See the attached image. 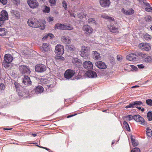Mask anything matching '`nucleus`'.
<instances>
[{
  "label": "nucleus",
  "instance_id": "79ce46f5",
  "mask_svg": "<svg viewBox=\"0 0 152 152\" xmlns=\"http://www.w3.org/2000/svg\"><path fill=\"white\" fill-rule=\"evenodd\" d=\"M152 60V58L150 56H148L145 58V61L146 62H149Z\"/></svg>",
  "mask_w": 152,
  "mask_h": 152
},
{
  "label": "nucleus",
  "instance_id": "a18cd8bd",
  "mask_svg": "<svg viewBox=\"0 0 152 152\" xmlns=\"http://www.w3.org/2000/svg\"><path fill=\"white\" fill-rule=\"evenodd\" d=\"M144 37L145 39L147 40L148 41L150 40L151 39V36L148 34H146L144 35Z\"/></svg>",
  "mask_w": 152,
  "mask_h": 152
},
{
  "label": "nucleus",
  "instance_id": "2eb2a0df",
  "mask_svg": "<svg viewBox=\"0 0 152 152\" xmlns=\"http://www.w3.org/2000/svg\"><path fill=\"white\" fill-rule=\"evenodd\" d=\"M44 23H45V21H43V23H41L39 21L35 19L34 22L33 23V24L34 25H37V26L35 28L40 27H41L40 29L43 30L45 28V26Z\"/></svg>",
  "mask_w": 152,
  "mask_h": 152
},
{
  "label": "nucleus",
  "instance_id": "b1692460",
  "mask_svg": "<svg viewBox=\"0 0 152 152\" xmlns=\"http://www.w3.org/2000/svg\"><path fill=\"white\" fill-rule=\"evenodd\" d=\"M41 49L43 52H48L50 49V45L48 44L44 43L40 47Z\"/></svg>",
  "mask_w": 152,
  "mask_h": 152
},
{
  "label": "nucleus",
  "instance_id": "0eeeda50",
  "mask_svg": "<svg viewBox=\"0 0 152 152\" xmlns=\"http://www.w3.org/2000/svg\"><path fill=\"white\" fill-rule=\"evenodd\" d=\"M55 53L57 55H62L64 52V49L63 45H58L55 48Z\"/></svg>",
  "mask_w": 152,
  "mask_h": 152
},
{
  "label": "nucleus",
  "instance_id": "4c0bfd02",
  "mask_svg": "<svg viewBox=\"0 0 152 152\" xmlns=\"http://www.w3.org/2000/svg\"><path fill=\"white\" fill-rule=\"evenodd\" d=\"M11 1L12 3L14 5L18 6L20 4V0H11Z\"/></svg>",
  "mask_w": 152,
  "mask_h": 152
},
{
  "label": "nucleus",
  "instance_id": "09e8293b",
  "mask_svg": "<svg viewBox=\"0 0 152 152\" xmlns=\"http://www.w3.org/2000/svg\"><path fill=\"white\" fill-rule=\"evenodd\" d=\"M49 2L51 4V6H54L56 4V0H50Z\"/></svg>",
  "mask_w": 152,
  "mask_h": 152
},
{
  "label": "nucleus",
  "instance_id": "680f3d73",
  "mask_svg": "<svg viewBox=\"0 0 152 152\" xmlns=\"http://www.w3.org/2000/svg\"><path fill=\"white\" fill-rule=\"evenodd\" d=\"M81 73H79L78 74V76L77 77H76V79H80L81 78Z\"/></svg>",
  "mask_w": 152,
  "mask_h": 152
},
{
  "label": "nucleus",
  "instance_id": "37998d69",
  "mask_svg": "<svg viewBox=\"0 0 152 152\" xmlns=\"http://www.w3.org/2000/svg\"><path fill=\"white\" fill-rule=\"evenodd\" d=\"M140 150L139 148L135 147L132 149L131 152H140Z\"/></svg>",
  "mask_w": 152,
  "mask_h": 152
},
{
  "label": "nucleus",
  "instance_id": "6e6d98bb",
  "mask_svg": "<svg viewBox=\"0 0 152 152\" xmlns=\"http://www.w3.org/2000/svg\"><path fill=\"white\" fill-rule=\"evenodd\" d=\"M127 117L129 118V121H130L132 120L133 119H134V116H132V115H129L127 116Z\"/></svg>",
  "mask_w": 152,
  "mask_h": 152
},
{
  "label": "nucleus",
  "instance_id": "603ef678",
  "mask_svg": "<svg viewBox=\"0 0 152 152\" xmlns=\"http://www.w3.org/2000/svg\"><path fill=\"white\" fill-rule=\"evenodd\" d=\"M4 85L3 83H1L0 84V90H4Z\"/></svg>",
  "mask_w": 152,
  "mask_h": 152
},
{
  "label": "nucleus",
  "instance_id": "a211bd4d",
  "mask_svg": "<svg viewBox=\"0 0 152 152\" xmlns=\"http://www.w3.org/2000/svg\"><path fill=\"white\" fill-rule=\"evenodd\" d=\"M23 83L25 85L28 86L31 84V81L30 78L27 76H24L22 77Z\"/></svg>",
  "mask_w": 152,
  "mask_h": 152
},
{
  "label": "nucleus",
  "instance_id": "69168bd1",
  "mask_svg": "<svg viewBox=\"0 0 152 152\" xmlns=\"http://www.w3.org/2000/svg\"><path fill=\"white\" fill-rule=\"evenodd\" d=\"M144 4L146 6L148 7H151L150 5V4L148 3H145V2H143Z\"/></svg>",
  "mask_w": 152,
  "mask_h": 152
},
{
  "label": "nucleus",
  "instance_id": "49530a36",
  "mask_svg": "<svg viewBox=\"0 0 152 152\" xmlns=\"http://www.w3.org/2000/svg\"><path fill=\"white\" fill-rule=\"evenodd\" d=\"M50 9L49 7L45 6L43 11L45 12L48 13L50 12Z\"/></svg>",
  "mask_w": 152,
  "mask_h": 152
},
{
  "label": "nucleus",
  "instance_id": "7c9ffc66",
  "mask_svg": "<svg viewBox=\"0 0 152 152\" xmlns=\"http://www.w3.org/2000/svg\"><path fill=\"white\" fill-rule=\"evenodd\" d=\"M102 18L105 19H108L110 22H113L114 23L115 22L114 20V19L113 18L108 16L107 15L105 14H103L101 15Z\"/></svg>",
  "mask_w": 152,
  "mask_h": 152
},
{
  "label": "nucleus",
  "instance_id": "39448f33",
  "mask_svg": "<svg viewBox=\"0 0 152 152\" xmlns=\"http://www.w3.org/2000/svg\"><path fill=\"white\" fill-rule=\"evenodd\" d=\"M138 47L139 48L143 51H148L151 49V45L147 43H141L139 44Z\"/></svg>",
  "mask_w": 152,
  "mask_h": 152
},
{
  "label": "nucleus",
  "instance_id": "dca6fc26",
  "mask_svg": "<svg viewBox=\"0 0 152 152\" xmlns=\"http://www.w3.org/2000/svg\"><path fill=\"white\" fill-rule=\"evenodd\" d=\"M84 67L87 69H93V65L91 62L89 61H86L83 64Z\"/></svg>",
  "mask_w": 152,
  "mask_h": 152
},
{
  "label": "nucleus",
  "instance_id": "bb28decb",
  "mask_svg": "<svg viewBox=\"0 0 152 152\" xmlns=\"http://www.w3.org/2000/svg\"><path fill=\"white\" fill-rule=\"evenodd\" d=\"M35 20V19L34 18L29 19L28 21V25L30 27L33 28L36 27L37 26V25H34L33 24V23L34 22Z\"/></svg>",
  "mask_w": 152,
  "mask_h": 152
},
{
  "label": "nucleus",
  "instance_id": "72a5a7b5",
  "mask_svg": "<svg viewBox=\"0 0 152 152\" xmlns=\"http://www.w3.org/2000/svg\"><path fill=\"white\" fill-rule=\"evenodd\" d=\"M123 125L124 127L129 132L130 131V129L129 127V126L126 121H124Z\"/></svg>",
  "mask_w": 152,
  "mask_h": 152
},
{
  "label": "nucleus",
  "instance_id": "0e129e2a",
  "mask_svg": "<svg viewBox=\"0 0 152 152\" xmlns=\"http://www.w3.org/2000/svg\"><path fill=\"white\" fill-rule=\"evenodd\" d=\"M53 20V17H49L48 18V21L49 22H51Z\"/></svg>",
  "mask_w": 152,
  "mask_h": 152
},
{
  "label": "nucleus",
  "instance_id": "f257e3e1",
  "mask_svg": "<svg viewBox=\"0 0 152 152\" xmlns=\"http://www.w3.org/2000/svg\"><path fill=\"white\" fill-rule=\"evenodd\" d=\"M89 48L88 47L82 46L80 52V54L81 56L86 59L88 58L89 55Z\"/></svg>",
  "mask_w": 152,
  "mask_h": 152
},
{
  "label": "nucleus",
  "instance_id": "8fccbe9b",
  "mask_svg": "<svg viewBox=\"0 0 152 152\" xmlns=\"http://www.w3.org/2000/svg\"><path fill=\"white\" fill-rule=\"evenodd\" d=\"M63 7H64L65 10L67 9V4L65 1H63L62 3Z\"/></svg>",
  "mask_w": 152,
  "mask_h": 152
},
{
  "label": "nucleus",
  "instance_id": "aec40b11",
  "mask_svg": "<svg viewBox=\"0 0 152 152\" xmlns=\"http://www.w3.org/2000/svg\"><path fill=\"white\" fill-rule=\"evenodd\" d=\"M83 29L86 33L91 34L92 32L93 31L92 28L88 25H84Z\"/></svg>",
  "mask_w": 152,
  "mask_h": 152
},
{
  "label": "nucleus",
  "instance_id": "20e7f679",
  "mask_svg": "<svg viewBox=\"0 0 152 152\" xmlns=\"http://www.w3.org/2000/svg\"><path fill=\"white\" fill-rule=\"evenodd\" d=\"M16 91L18 92V95L20 98H21L23 97H27V96L28 95V93L26 90H23V91H19V88L18 84L16 83H15Z\"/></svg>",
  "mask_w": 152,
  "mask_h": 152
},
{
  "label": "nucleus",
  "instance_id": "9b49d317",
  "mask_svg": "<svg viewBox=\"0 0 152 152\" xmlns=\"http://www.w3.org/2000/svg\"><path fill=\"white\" fill-rule=\"evenodd\" d=\"M134 119L137 122H140L141 124L144 125L145 124L144 119L139 115H134Z\"/></svg>",
  "mask_w": 152,
  "mask_h": 152
},
{
  "label": "nucleus",
  "instance_id": "f8f14e48",
  "mask_svg": "<svg viewBox=\"0 0 152 152\" xmlns=\"http://www.w3.org/2000/svg\"><path fill=\"white\" fill-rule=\"evenodd\" d=\"M27 2L29 7L32 8H35L38 7L39 4L36 0H27Z\"/></svg>",
  "mask_w": 152,
  "mask_h": 152
},
{
  "label": "nucleus",
  "instance_id": "4be33fe9",
  "mask_svg": "<svg viewBox=\"0 0 152 152\" xmlns=\"http://www.w3.org/2000/svg\"><path fill=\"white\" fill-rule=\"evenodd\" d=\"M95 64L98 68L100 69H104L107 67L106 64L104 62L101 61H98Z\"/></svg>",
  "mask_w": 152,
  "mask_h": 152
},
{
  "label": "nucleus",
  "instance_id": "c85d7f7f",
  "mask_svg": "<svg viewBox=\"0 0 152 152\" xmlns=\"http://www.w3.org/2000/svg\"><path fill=\"white\" fill-rule=\"evenodd\" d=\"M34 91L36 94L41 93L43 91V88L42 86H39L35 88Z\"/></svg>",
  "mask_w": 152,
  "mask_h": 152
},
{
  "label": "nucleus",
  "instance_id": "bf43d9fd",
  "mask_svg": "<svg viewBox=\"0 0 152 152\" xmlns=\"http://www.w3.org/2000/svg\"><path fill=\"white\" fill-rule=\"evenodd\" d=\"M134 137L132 135L131 136V139L132 143L135 142V140L134 138Z\"/></svg>",
  "mask_w": 152,
  "mask_h": 152
},
{
  "label": "nucleus",
  "instance_id": "a878e982",
  "mask_svg": "<svg viewBox=\"0 0 152 152\" xmlns=\"http://www.w3.org/2000/svg\"><path fill=\"white\" fill-rule=\"evenodd\" d=\"M66 49L68 52L71 53L73 52L75 50L76 48L74 45H67L66 47Z\"/></svg>",
  "mask_w": 152,
  "mask_h": 152
},
{
  "label": "nucleus",
  "instance_id": "3c124183",
  "mask_svg": "<svg viewBox=\"0 0 152 152\" xmlns=\"http://www.w3.org/2000/svg\"><path fill=\"white\" fill-rule=\"evenodd\" d=\"M145 10L146 11L152 12V7H146L145 8Z\"/></svg>",
  "mask_w": 152,
  "mask_h": 152
},
{
  "label": "nucleus",
  "instance_id": "423d86ee",
  "mask_svg": "<svg viewBox=\"0 0 152 152\" xmlns=\"http://www.w3.org/2000/svg\"><path fill=\"white\" fill-rule=\"evenodd\" d=\"M19 68L20 72L23 74L28 75L31 72L30 69L26 65H23L20 66Z\"/></svg>",
  "mask_w": 152,
  "mask_h": 152
},
{
  "label": "nucleus",
  "instance_id": "338daca9",
  "mask_svg": "<svg viewBox=\"0 0 152 152\" xmlns=\"http://www.w3.org/2000/svg\"><path fill=\"white\" fill-rule=\"evenodd\" d=\"M14 13L15 15L16 16H18L19 14V13L17 11H15L14 12Z\"/></svg>",
  "mask_w": 152,
  "mask_h": 152
},
{
  "label": "nucleus",
  "instance_id": "4d7b16f0",
  "mask_svg": "<svg viewBox=\"0 0 152 152\" xmlns=\"http://www.w3.org/2000/svg\"><path fill=\"white\" fill-rule=\"evenodd\" d=\"M82 14H83L82 12L80 13H77L78 16L80 18H81L84 17L82 15Z\"/></svg>",
  "mask_w": 152,
  "mask_h": 152
},
{
  "label": "nucleus",
  "instance_id": "f704fd0d",
  "mask_svg": "<svg viewBox=\"0 0 152 152\" xmlns=\"http://www.w3.org/2000/svg\"><path fill=\"white\" fill-rule=\"evenodd\" d=\"M88 22L90 24H93L94 25H96V21L95 19L93 18H90L88 20Z\"/></svg>",
  "mask_w": 152,
  "mask_h": 152
},
{
  "label": "nucleus",
  "instance_id": "f3484780",
  "mask_svg": "<svg viewBox=\"0 0 152 152\" xmlns=\"http://www.w3.org/2000/svg\"><path fill=\"white\" fill-rule=\"evenodd\" d=\"M99 2L100 5L103 7H108L110 4L109 0H100Z\"/></svg>",
  "mask_w": 152,
  "mask_h": 152
},
{
  "label": "nucleus",
  "instance_id": "c9c22d12",
  "mask_svg": "<svg viewBox=\"0 0 152 152\" xmlns=\"http://www.w3.org/2000/svg\"><path fill=\"white\" fill-rule=\"evenodd\" d=\"M146 131L147 135L148 137H151L152 135V132L151 129L149 128H147Z\"/></svg>",
  "mask_w": 152,
  "mask_h": 152
},
{
  "label": "nucleus",
  "instance_id": "393cba45",
  "mask_svg": "<svg viewBox=\"0 0 152 152\" xmlns=\"http://www.w3.org/2000/svg\"><path fill=\"white\" fill-rule=\"evenodd\" d=\"M61 41L66 44H69L71 42V39L67 36H64L61 39Z\"/></svg>",
  "mask_w": 152,
  "mask_h": 152
},
{
  "label": "nucleus",
  "instance_id": "5701e85b",
  "mask_svg": "<svg viewBox=\"0 0 152 152\" xmlns=\"http://www.w3.org/2000/svg\"><path fill=\"white\" fill-rule=\"evenodd\" d=\"M86 74L90 78H96L97 77L96 72L93 71H88L86 72Z\"/></svg>",
  "mask_w": 152,
  "mask_h": 152
},
{
  "label": "nucleus",
  "instance_id": "7ed1b4c3",
  "mask_svg": "<svg viewBox=\"0 0 152 152\" xmlns=\"http://www.w3.org/2000/svg\"><path fill=\"white\" fill-rule=\"evenodd\" d=\"M55 29L70 30H72L73 29V27L72 26L65 25L63 24L57 23L55 25Z\"/></svg>",
  "mask_w": 152,
  "mask_h": 152
},
{
  "label": "nucleus",
  "instance_id": "5fc2aeb1",
  "mask_svg": "<svg viewBox=\"0 0 152 152\" xmlns=\"http://www.w3.org/2000/svg\"><path fill=\"white\" fill-rule=\"evenodd\" d=\"M0 1L4 5L6 4L7 3V0H0Z\"/></svg>",
  "mask_w": 152,
  "mask_h": 152
},
{
  "label": "nucleus",
  "instance_id": "864d4df0",
  "mask_svg": "<svg viewBox=\"0 0 152 152\" xmlns=\"http://www.w3.org/2000/svg\"><path fill=\"white\" fill-rule=\"evenodd\" d=\"M129 66H130V67L134 70L136 71L137 69H138L134 65H130Z\"/></svg>",
  "mask_w": 152,
  "mask_h": 152
},
{
  "label": "nucleus",
  "instance_id": "cd10ccee",
  "mask_svg": "<svg viewBox=\"0 0 152 152\" xmlns=\"http://www.w3.org/2000/svg\"><path fill=\"white\" fill-rule=\"evenodd\" d=\"M72 63L75 65L78 64L80 65L82 64V62L81 60L77 58H73Z\"/></svg>",
  "mask_w": 152,
  "mask_h": 152
},
{
  "label": "nucleus",
  "instance_id": "13d9d810",
  "mask_svg": "<svg viewBox=\"0 0 152 152\" xmlns=\"http://www.w3.org/2000/svg\"><path fill=\"white\" fill-rule=\"evenodd\" d=\"M122 59L121 56L118 55L117 56V59L118 61H121Z\"/></svg>",
  "mask_w": 152,
  "mask_h": 152
},
{
  "label": "nucleus",
  "instance_id": "e433bc0d",
  "mask_svg": "<svg viewBox=\"0 0 152 152\" xmlns=\"http://www.w3.org/2000/svg\"><path fill=\"white\" fill-rule=\"evenodd\" d=\"M147 116L149 121L152 120V112L149 111L147 113Z\"/></svg>",
  "mask_w": 152,
  "mask_h": 152
},
{
  "label": "nucleus",
  "instance_id": "9d476101",
  "mask_svg": "<svg viewBox=\"0 0 152 152\" xmlns=\"http://www.w3.org/2000/svg\"><path fill=\"white\" fill-rule=\"evenodd\" d=\"M75 70L69 69L67 70L65 72L64 76L65 78L70 79L75 74Z\"/></svg>",
  "mask_w": 152,
  "mask_h": 152
},
{
  "label": "nucleus",
  "instance_id": "774afa93",
  "mask_svg": "<svg viewBox=\"0 0 152 152\" xmlns=\"http://www.w3.org/2000/svg\"><path fill=\"white\" fill-rule=\"evenodd\" d=\"M48 36H49L51 38H52L53 36V35L52 34H48Z\"/></svg>",
  "mask_w": 152,
  "mask_h": 152
},
{
  "label": "nucleus",
  "instance_id": "a19ab883",
  "mask_svg": "<svg viewBox=\"0 0 152 152\" xmlns=\"http://www.w3.org/2000/svg\"><path fill=\"white\" fill-rule=\"evenodd\" d=\"M145 19L146 21L148 22L151 21L152 20L151 18L150 15H147L145 17Z\"/></svg>",
  "mask_w": 152,
  "mask_h": 152
},
{
  "label": "nucleus",
  "instance_id": "ea45409f",
  "mask_svg": "<svg viewBox=\"0 0 152 152\" xmlns=\"http://www.w3.org/2000/svg\"><path fill=\"white\" fill-rule=\"evenodd\" d=\"M50 83H52L48 85V86L49 88H53L55 86L56 82L55 81L53 82L51 80V81L50 82Z\"/></svg>",
  "mask_w": 152,
  "mask_h": 152
},
{
  "label": "nucleus",
  "instance_id": "ddd939ff",
  "mask_svg": "<svg viewBox=\"0 0 152 152\" xmlns=\"http://www.w3.org/2000/svg\"><path fill=\"white\" fill-rule=\"evenodd\" d=\"M110 25H107V27L109 28L110 31L113 33H118L119 32V29L118 27H116L113 25V23H115L113 22H112Z\"/></svg>",
  "mask_w": 152,
  "mask_h": 152
},
{
  "label": "nucleus",
  "instance_id": "4468645a",
  "mask_svg": "<svg viewBox=\"0 0 152 152\" xmlns=\"http://www.w3.org/2000/svg\"><path fill=\"white\" fill-rule=\"evenodd\" d=\"M126 59L131 61H136L138 60V58L136 56L135 52L128 55L126 56Z\"/></svg>",
  "mask_w": 152,
  "mask_h": 152
},
{
  "label": "nucleus",
  "instance_id": "473e14b6",
  "mask_svg": "<svg viewBox=\"0 0 152 152\" xmlns=\"http://www.w3.org/2000/svg\"><path fill=\"white\" fill-rule=\"evenodd\" d=\"M6 32L4 28H0V36H4L6 35Z\"/></svg>",
  "mask_w": 152,
  "mask_h": 152
},
{
  "label": "nucleus",
  "instance_id": "58836bf2",
  "mask_svg": "<svg viewBox=\"0 0 152 152\" xmlns=\"http://www.w3.org/2000/svg\"><path fill=\"white\" fill-rule=\"evenodd\" d=\"M147 104L150 106H152V100L151 99H147L146 101Z\"/></svg>",
  "mask_w": 152,
  "mask_h": 152
},
{
  "label": "nucleus",
  "instance_id": "6e6552de",
  "mask_svg": "<svg viewBox=\"0 0 152 152\" xmlns=\"http://www.w3.org/2000/svg\"><path fill=\"white\" fill-rule=\"evenodd\" d=\"M46 67L45 65L39 64L36 65L35 67V70L38 72H42L45 71Z\"/></svg>",
  "mask_w": 152,
  "mask_h": 152
},
{
  "label": "nucleus",
  "instance_id": "c03bdc74",
  "mask_svg": "<svg viewBox=\"0 0 152 152\" xmlns=\"http://www.w3.org/2000/svg\"><path fill=\"white\" fill-rule=\"evenodd\" d=\"M55 58L57 60L59 61H63L64 59V57L60 56H56V57Z\"/></svg>",
  "mask_w": 152,
  "mask_h": 152
},
{
  "label": "nucleus",
  "instance_id": "412c9836",
  "mask_svg": "<svg viewBox=\"0 0 152 152\" xmlns=\"http://www.w3.org/2000/svg\"><path fill=\"white\" fill-rule=\"evenodd\" d=\"M4 60L3 61H5L8 63L12 62L13 60V58L11 55L10 54H6L4 57Z\"/></svg>",
  "mask_w": 152,
  "mask_h": 152
},
{
  "label": "nucleus",
  "instance_id": "c756f323",
  "mask_svg": "<svg viewBox=\"0 0 152 152\" xmlns=\"http://www.w3.org/2000/svg\"><path fill=\"white\" fill-rule=\"evenodd\" d=\"M93 58L94 59H98L100 57V54L96 51H93L92 52Z\"/></svg>",
  "mask_w": 152,
  "mask_h": 152
},
{
  "label": "nucleus",
  "instance_id": "de8ad7c7",
  "mask_svg": "<svg viewBox=\"0 0 152 152\" xmlns=\"http://www.w3.org/2000/svg\"><path fill=\"white\" fill-rule=\"evenodd\" d=\"M5 61H3L2 63V64L4 65V66L6 68H8L9 66V65Z\"/></svg>",
  "mask_w": 152,
  "mask_h": 152
},
{
  "label": "nucleus",
  "instance_id": "2f4dec72",
  "mask_svg": "<svg viewBox=\"0 0 152 152\" xmlns=\"http://www.w3.org/2000/svg\"><path fill=\"white\" fill-rule=\"evenodd\" d=\"M136 56L139 58H143L146 57V55L144 53H142L138 52H135Z\"/></svg>",
  "mask_w": 152,
  "mask_h": 152
},
{
  "label": "nucleus",
  "instance_id": "1a4fd4ad",
  "mask_svg": "<svg viewBox=\"0 0 152 152\" xmlns=\"http://www.w3.org/2000/svg\"><path fill=\"white\" fill-rule=\"evenodd\" d=\"M142 102L140 101H135V102H131L129 104L126 106L125 108H134L136 107H138L141 105H142Z\"/></svg>",
  "mask_w": 152,
  "mask_h": 152
},
{
  "label": "nucleus",
  "instance_id": "f03ea898",
  "mask_svg": "<svg viewBox=\"0 0 152 152\" xmlns=\"http://www.w3.org/2000/svg\"><path fill=\"white\" fill-rule=\"evenodd\" d=\"M8 19V15L7 11L2 10L0 13V26H1L4 22Z\"/></svg>",
  "mask_w": 152,
  "mask_h": 152
},
{
  "label": "nucleus",
  "instance_id": "6ab92c4d",
  "mask_svg": "<svg viewBox=\"0 0 152 152\" xmlns=\"http://www.w3.org/2000/svg\"><path fill=\"white\" fill-rule=\"evenodd\" d=\"M121 12L124 15H130L133 14L134 13V10L132 8L129 9L128 10L125 9L123 8L121 10Z\"/></svg>",
  "mask_w": 152,
  "mask_h": 152
},
{
  "label": "nucleus",
  "instance_id": "052dcab7",
  "mask_svg": "<svg viewBox=\"0 0 152 152\" xmlns=\"http://www.w3.org/2000/svg\"><path fill=\"white\" fill-rule=\"evenodd\" d=\"M132 145L134 146H136L138 145V143L137 142H136L135 141V142L132 143Z\"/></svg>",
  "mask_w": 152,
  "mask_h": 152
},
{
  "label": "nucleus",
  "instance_id": "e2e57ef3",
  "mask_svg": "<svg viewBox=\"0 0 152 152\" xmlns=\"http://www.w3.org/2000/svg\"><path fill=\"white\" fill-rule=\"evenodd\" d=\"M137 66L139 68L142 69L144 68V66L142 64L138 65Z\"/></svg>",
  "mask_w": 152,
  "mask_h": 152
}]
</instances>
